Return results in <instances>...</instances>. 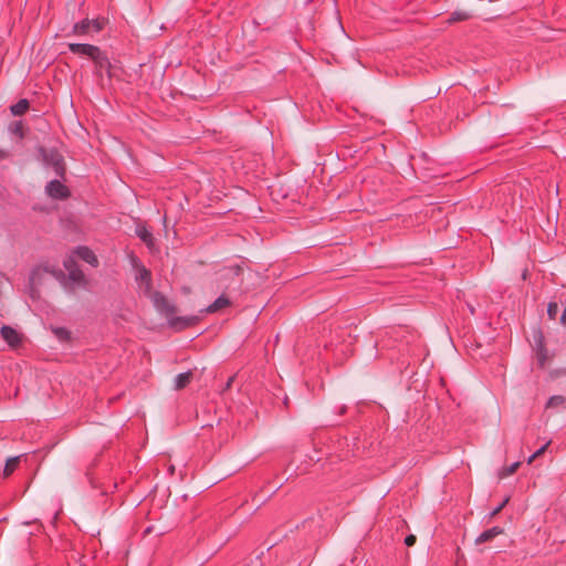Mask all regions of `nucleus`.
I'll return each mask as SVG.
<instances>
[{"instance_id": "f257e3e1", "label": "nucleus", "mask_w": 566, "mask_h": 566, "mask_svg": "<svg viewBox=\"0 0 566 566\" xmlns=\"http://www.w3.org/2000/svg\"><path fill=\"white\" fill-rule=\"evenodd\" d=\"M243 262L222 266L214 274L216 290L229 295L241 294L243 284Z\"/></svg>"}, {"instance_id": "f03ea898", "label": "nucleus", "mask_w": 566, "mask_h": 566, "mask_svg": "<svg viewBox=\"0 0 566 566\" xmlns=\"http://www.w3.org/2000/svg\"><path fill=\"white\" fill-rule=\"evenodd\" d=\"M38 154L43 165L52 167L57 177H65L66 166L64 158L55 148L48 149L44 146H39Z\"/></svg>"}, {"instance_id": "7ed1b4c3", "label": "nucleus", "mask_w": 566, "mask_h": 566, "mask_svg": "<svg viewBox=\"0 0 566 566\" xmlns=\"http://www.w3.org/2000/svg\"><path fill=\"white\" fill-rule=\"evenodd\" d=\"M107 23V19L104 17H98L95 19H83L76 23H74L72 28L71 34L77 36L90 35L93 33H98L104 30Z\"/></svg>"}, {"instance_id": "20e7f679", "label": "nucleus", "mask_w": 566, "mask_h": 566, "mask_svg": "<svg viewBox=\"0 0 566 566\" xmlns=\"http://www.w3.org/2000/svg\"><path fill=\"white\" fill-rule=\"evenodd\" d=\"M130 263L133 268L137 271L136 273V281L140 284H145L146 291H149L151 289L153 279H151V272L148 270L139 259L132 254L130 255Z\"/></svg>"}, {"instance_id": "39448f33", "label": "nucleus", "mask_w": 566, "mask_h": 566, "mask_svg": "<svg viewBox=\"0 0 566 566\" xmlns=\"http://www.w3.org/2000/svg\"><path fill=\"white\" fill-rule=\"evenodd\" d=\"M92 62L94 63V73L96 76L102 77L105 72L109 80L113 77L112 63L105 51L101 49L93 57Z\"/></svg>"}, {"instance_id": "423d86ee", "label": "nucleus", "mask_w": 566, "mask_h": 566, "mask_svg": "<svg viewBox=\"0 0 566 566\" xmlns=\"http://www.w3.org/2000/svg\"><path fill=\"white\" fill-rule=\"evenodd\" d=\"M45 193L54 200H66L71 197L70 189L57 179L46 184Z\"/></svg>"}, {"instance_id": "0eeeda50", "label": "nucleus", "mask_w": 566, "mask_h": 566, "mask_svg": "<svg viewBox=\"0 0 566 566\" xmlns=\"http://www.w3.org/2000/svg\"><path fill=\"white\" fill-rule=\"evenodd\" d=\"M67 46L73 54L85 56L91 61L101 51L99 46L88 43H69Z\"/></svg>"}, {"instance_id": "6e6552de", "label": "nucleus", "mask_w": 566, "mask_h": 566, "mask_svg": "<svg viewBox=\"0 0 566 566\" xmlns=\"http://www.w3.org/2000/svg\"><path fill=\"white\" fill-rule=\"evenodd\" d=\"M200 321V317L197 315L192 316H175L169 317L168 323L169 326L176 331H182L188 327L195 326Z\"/></svg>"}, {"instance_id": "1a4fd4ad", "label": "nucleus", "mask_w": 566, "mask_h": 566, "mask_svg": "<svg viewBox=\"0 0 566 566\" xmlns=\"http://www.w3.org/2000/svg\"><path fill=\"white\" fill-rule=\"evenodd\" d=\"M535 353H536V361L539 368H544L548 360L551 359V356L548 354V350L544 344V337L541 332H538V336H535Z\"/></svg>"}, {"instance_id": "9d476101", "label": "nucleus", "mask_w": 566, "mask_h": 566, "mask_svg": "<svg viewBox=\"0 0 566 566\" xmlns=\"http://www.w3.org/2000/svg\"><path fill=\"white\" fill-rule=\"evenodd\" d=\"M63 265L66 269V271L69 272V277L71 281H73L75 283H84L85 282L84 273L82 272V270L77 265L76 261L72 256L66 258L63 261Z\"/></svg>"}, {"instance_id": "9b49d317", "label": "nucleus", "mask_w": 566, "mask_h": 566, "mask_svg": "<svg viewBox=\"0 0 566 566\" xmlns=\"http://www.w3.org/2000/svg\"><path fill=\"white\" fill-rule=\"evenodd\" d=\"M151 300L155 307L165 313L168 317L176 312V307L160 292H154Z\"/></svg>"}, {"instance_id": "f8f14e48", "label": "nucleus", "mask_w": 566, "mask_h": 566, "mask_svg": "<svg viewBox=\"0 0 566 566\" xmlns=\"http://www.w3.org/2000/svg\"><path fill=\"white\" fill-rule=\"evenodd\" d=\"M220 293V296L217 297L208 307L202 310L201 313L212 314L232 305L230 295L222 292Z\"/></svg>"}, {"instance_id": "ddd939ff", "label": "nucleus", "mask_w": 566, "mask_h": 566, "mask_svg": "<svg viewBox=\"0 0 566 566\" xmlns=\"http://www.w3.org/2000/svg\"><path fill=\"white\" fill-rule=\"evenodd\" d=\"M0 334H1V337L11 347H17L22 342L21 335L13 327H11L9 325H3L0 329Z\"/></svg>"}, {"instance_id": "4468645a", "label": "nucleus", "mask_w": 566, "mask_h": 566, "mask_svg": "<svg viewBox=\"0 0 566 566\" xmlns=\"http://www.w3.org/2000/svg\"><path fill=\"white\" fill-rule=\"evenodd\" d=\"M74 253L86 263L91 264L92 266L96 268L98 266V259L94 254V252L88 248L84 245H80L74 250Z\"/></svg>"}, {"instance_id": "2eb2a0df", "label": "nucleus", "mask_w": 566, "mask_h": 566, "mask_svg": "<svg viewBox=\"0 0 566 566\" xmlns=\"http://www.w3.org/2000/svg\"><path fill=\"white\" fill-rule=\"evenodd\" d=\"M136 235L146 244L149 250L155 248V238L145 226H139L136 228Z\"/></svg>"}, {"instance_id": "dca6fc26", "label": "nucleus", "mask_w": 566, "mask_h": 566, "mask_svg": "<svg viewBox=\"0 0 566 566\" xmlns=\"http://www.w3.org/2000/svg\"><path fill=\"white\" fill-rule=\"evenodd\" d=\"M503 533V528L500 527V526H493L489 530H485L484 532H482L475 539V543L476 544H482V543H486V542H490L492 541L493 538H495L497 535L502 534Z\"/></svg>"}, {"instance_id": "f3484780", "label": "nucleus", "mask_w": 566, "mask_h": 566, "mask_svg": "<svg viewBox=\"0 0 566 566\" xmlns=\"http://www.w3.org/2000/svg\"><path fill=\"white\" fill-rule=\"evenodd\" d=\"M192 377H193V374L191 370L178 374L175 378V389L181 390V389L186 388L190 384Z\"/></svg>"}, {"instance_id": "a211bd4d", "label": "nucleus", "mask_w": 566, "mask_h": 566, "mask_svg": "<svg viewBox=\"0 0 566 566\" xmlns=\"http://www.w3.org/2000/svg\"><path fill=\"white\" fill-rule=\"evenodd\" d=\"M30 107L27 98L19 99L15 104L10 106V112L13 116H22Z\"/></svg>"}, {"instance_id": "6ab92c4d", "label": "nucleus", "mask_w": 566, "mask_h": 566, "mask_svg": "<svg viewBox=\"0 0 566 566\" xmlns=\"http://www.w3.org/2000/svg\"><path fill=\"white\" fill-rule=\"evenodd\" d=\"M9 130L19 138H23L25 136V127L22 120L12 122L9 126Z\"/></svg>"}, {"instance_id": "aec40b11", "label": "nucleus", "mask_w": 566, "mask_h": 566, "mask_svg": "<svg viewBox=\"0 0 566 566\" xmlns=\"http://www.w3.org/2000/svg\"><path fill=\"white\" fill-rule=\"evenodd\" d=\"M566 402V398L562 395H554L552 396L546 405H545V408L546 409H551V408H556V407H559V406H564Z\"/></svg>"}, {"instance_id": "412c9836", "label": "nucleus", "mask_w": 566, "mask_h": 566, "mask_svg": "<svg viewBox=\"0 0 566 566\" xmlns=\"http://www.w3.org/2000/svg\"><path fill=\"white\" fill-rule=\"evenodd\" d=\"M53 333L62 342H69L71 339V332L64 327H55Z\"/></svg>"}, {"instance_id": "4be33fe9", "label": "nucleus", "mask_w": 566, "mask_h": 566, "mask_svg": "<svg viewBox=\"0 0 566 566\" xmlns=\"http://www.w3.org/2000/svg\"><path fill=\"white\" fill-rule=\"evenodd\" d=\"M518 467H520V462H514V463H512L511 465L503 468V469L500 471L499 476H500L501 479H503V478H506V476H509V475H512V474H514V473L516 472V470L518 469Z\"/></svg>"}, {"instance_id": "5701e85b", "label": "nucleus", "mask_w": 566, "mask_h": 566, "mask_svg": "<svg viewBox=\"0 0 566 566\" xmlns=\"http://www.w3.org/2000/svg\"><path fill=\"white\" fill-rule=\"evenodd\" d=\"M470 18V14L464 11H454L449 17V22L465 21Z\"/></svg>"}, {"instance_id": "b1692460", "label": "nucleus", "mask_w": 566, "mask_h": 566, "mask_svg": "<svg viewBox=\"0 0 566 566\" xmlns=\"http://www.w3.org/2000/svg\"><path fill=\"white\" fill-rule=\"evenodd\" d=\"M18 463H19V458L9 459L4 467V474L6 475L11 474L14 471Z\"/></svg>"}, {"instance_id": "393cba45", "label": "nucleus", "mask_w": 566, "mask_h": 566, "mask_svg": "<svg viewBox=\"0 0 566 566\" xmlns=\"http://www.w3.org/2000/svg\"><path fill=\"white\" fill-rule=\"evenodd\" d=\"M559 307L556 302H549L547 306V315L551 319H555L558 314Z\"/></svg>"}, {"instance_id": "a878e982", "label": "nucleus", "mask_w": 566, "mask_h": 566, "mask_svg": "<svg viewBox=\"0 0 566 566\" xmlns=\"http://www.w3.org/2000/svg\"><path fill=\"white\" fill-rule=\"evenodd\" d=\"M509 497H505L491 513H490V518H493L494 516H496L503 509L504 506L509 503Z\"/></svg>"}, {"instance_id": "bb28decb", "label": "nucleus", "mask_w": 566, "mask_h": 566, "mask_svg": "<svg viewBox=\"0 0 566 566\" xmlns=\"http://www.w3.org/2000/svg\"><path fill=\"white\" fill-rule=\"evenodd\" d=\"M551 441L546 442L543 447H541L536 452H534L530 458H528V463H532L537 457L542 455L546 448L549 446Z\"/></svg>"}, {"instance_id": "cd10ccee", "label": "nucleus", "mask_w": 566, "mask_h": 566, "mask_svg": "<svg viewBox=\"0 0 566 566\" xmlns=\"http://www.w3.org/2000/svg\"><path fill=\"white\" fill-rule=\"evenodd\" d=\"M549 376L552 379H557L566 376V368H557L549 371Z\"/></svg>"}, {"instance_id": "c85d7f7f", "label": "nucleus", "mask_w": 566, "mask_h": 566, "mask_svg": "<svg viewBox=\"0 0 566 566\" xmlns=\"http://www.w3.org/2000/svg\"><path fill=\"white\" fill-rule=\"evenodd\" d=\"M417 541V537L413 534H409L405 537V544L410 547L413 546Z\"/></svg>"}, {"instance_id": "c756f323", "label": "nucleus", "mask_w": 566, "mask_h": 566, "mask_svg": "<svg viewBox=\"0 0 566 566\" xmlns=\"http://www.w3.org/2000/svg\"><path fill=\"white\" fill-rule=\"evenodd\" d=\"M10 157H11L10 150L0 148V163L9 159Z\"/></svg>"}, {"instance_id": "7c9ffc66", "label": "nucleus", "mask_w": 566, "mask_h": 566, "mask_svg": "<svg viewBox=\"0 0 566 566\" xmlns=\"http://www.w3.org/2000/svg\"><path fill=\"white\" fill-rule=\"evenodd\" d=\"M233 380H234V376L229 377V379L227 380L222 390L223 391L228 390L232 386Z\"/></svg>"}, {"instance_id": "2f4dec72", "label": "nucleus", "mask_w": 566, "mask_h": 566, "mask_svg": "<svg viewBox=\"0 0 566 566\" xmlns=\"http://www.w3.org/2000/svg\"><path fill=\"white\" fill-rule=\"evenodd\" d=\"M562 325H566V307L564 308L562 316L559 318Z\"/></svg>"}, {"instance_id": "473e14b6", "label": "nucleus", "mask_w": 566, "mask_h": 566, "mask_svg": "<svg viewBox=\"0 0 566 566\" xmlns=\"http://www.w3.org/2000/svg\"><path fill=\"white\" fill-rule=\"evenodd\" d=\"M346 410H347L346 406H340L338 409V413L344 415L346 412Z\"/></svg>"}, {"instance_id": "72a5a7b5", "label": "nucleus", "mask_w": 566, "mask_h": 566, "mask_svg": "<svg viewBox=\"0 0 566 566\" xmlns=\"http://www.w3.org/2000/svg\"><path fill=\"white\" fill-rule=\"evenodd\" d=\"M401 365L406 368L408 364H406V361H401Z\"/></svg>"}]
</instances>
